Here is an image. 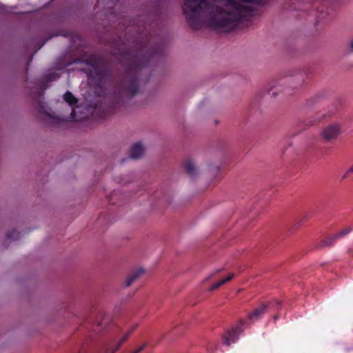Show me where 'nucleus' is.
Returning <instances> with one entry per match:
<instances>
[{"mask_svg": "<svg viewBox=\"0 0 353 353\" xmlns=\"http://www.w3.org/2000/svg\"><path fill=\"white\" fill-rule=\"evenodd\" d=\"M184 14L194 29L206 25L229 31L254 13L250 3L261 0H184Z\"/></svg>", "mask_w": 353, "mask_h": 353, "instance_id": "f257e3e1", "label": "nucleus"}, {"mask_svg": "<svg viewBox=\"0 0 353 353\" xmlns=\"http://www.w3.org/2000/svg\"><path fill=\"white\" fill-rule=\"evenodd\" d=\"M341 132V128L338 124H331L323 129L321 132V137L325 141L336 139Z\"/></svg>", "mask_w": 353, "mask_h": 353, "instance_id": "f03ea898", "label": "nucleus"}, {"mask_svg": "<svg viewBox=\"0 0 353 353\" xmlns=\"http://www.w3.org/2000/svg\"><path fill=\"white\" fill-rule=\"evenodd\" d=\"M41 109L43 115V119L49 125L57 124L65 121V119L55 116L50 110L49 111L45 110L43 106H41Z\"/></svg>", "mask_w": 353, "mask_h": 353, "instance_id": "7ed1b4c3", "label": "nucleus"}, {"mask_svg": "<svg viewBox=\"0 0 353 353\" xmlns=\"http://www.w3.org/2000/svg\"><path fill=\"white\" fill-rule=\"evenodd\" d=\"M183 168L187 174L190 176H196L199 172V168L194 160L187 159L183 163Z\"/></svg>", "mask_w": 353, "mask_h": 353, "instance_id": "20e7f679", "label": "nucleus"}, {"mask_svg": "<svg viewBox=\"0 0 353 353\" xmlns=\"http://www.w3.org/2000/svg\"><path fill=\"white\" fill-rule=\"evenodd\" d=\"M240 331L237 327H233L228 332V334L224 336L223 344L227 346H230L232 343H235L239 339Z\"/></svg>", "mask_w": 353, "mask_h": 353, "instance_id": "39448f33", "label": "nucleus"}, {"mask_svg": "<svg viewBox=\"0 0 353 353\" xmlns=\"http://www.w3.org/2000/svg\"><path fill=\"white\" fill-rule=\"evenodd\" d=\"M131 332L125 334L121 339L114 341L107 349V352L114 353L119 349L121 345L128 339Z\"/></svg>", "mask_w": 353, "mask_h": 353, "instance_id": "423d86ee", "label": "nucleus"}, {"mask_svg": "<svg viewBox=\"0 0 353 353\" xmlns=\"http://www.w3.org/2000/svg\"><path fill=\"white\" fill-rule=\"evenodd\" d=\"M144 270L139 268L133 271L125 279V286L128 287L131 285L135 281H137L140 276L144 274Z\"/></svg>", "mask_w": 353, "mask_h": 353, "instance_id": "0eeeda50", "label": "nucleus"}, {"mask_svg": "<svg viewBox=\"0 0 353 353\" xmlns=\"http://www.w3.org/2000/svg\"><path fill=\"white\" fill-rule=\"evenodd\" d=\"M144 153V148L139 143L134 144L131 150L130 157L132 159H139L141 158Z\"/></svg>", "mask_w": 353, "mask_h": 353, "instance_id": "6e6552de", "label": "nucleus"}, {"mask_svg": "<svg viewBox=\"0 0 353 353\" xmlns=\"http://www.w3.org/2000/svg\"><path fill=\"white\" fill-rule=\"evenodd\" d=\"M266 309L267 305L265 304L261 305L248 315L249 319L253 321L259 319L260 316L265 312Z\"/></svg>", "mask_w": 353, "mask_h": 353, "instance_id": "1a4fd4ad", "label": "nucleus"}, {"mask_svg": "<svg viewBox=\"0 0 353 353\" xmlns=\"http://www.w3.org/2000/svg\"><path fill=\"white\" fill-rule=\"evenodd\" d=\"M336 240V238L334 235L327 237V239L321 241L319 243L318 246L321 248L332 246Z\"/></svg>", "mask_w": 353, "mask_h": 353, "instance_id": "9d476101", "label": "nucleus"}, {"mask_svg": "<svg viewBox=\"0 0 353 353\" xmlns=\"http://www.w3.org/2000/svg\"><path fill=\"white\" fill-rule=\"evenodd\" d=\"M65 101L70 105H74L77 103V99L70 92H65L64 94Z\"/></svg>", "mask_w": 353, "mask_h": 353, "instance_id": "9b49d317", "label": "nucleus"}, {"mask_svg": "<svg viewBox=\"0 0 353 353\" xmlns=\"http://www.w3.org/2000/svg\"><path fill=\"white\" fill-rule=\"evenodd\" d=\"M346 50L348 54H353V36L349 40Z\"/></svg>", "mask_w": 353, "mask_h": 353, "instance_id": "f8f14e48", "label": "nucleus"}, {"mask_svg": "<svg viewBox=\"0 0 353 353\" xmlns=\"http://www.w3.org/2000/svg\"><path fill=\"white\" fill-rule=\"evenodd\" d=\"M225 284V283L223 282V280H221L216 283H215L214 285H212L210 288H209V290L210 291H213V290H215L216 289H218L219 287H221L222 285Z\"/></svg>", "mask_w": 353, "mask_h": 353, "instance_id": "ddd939ff", "label": "nucleus"}, {"mask_svg": "<svg viewBox=\"0 0 353 353\" xmlns=\"http://www.w3.org/2000/svg\"><path fill=\"white\" fill-rule=\"evenodd\" d=\"M350 230H351L350 228H345V229L341 230V232H339V233L336 234L334 236H336V238L337 239L338 238L343 236L344 235L348 234L350 232Z\"/></svg>", "mask_w": 353, "mask_h": 353, "instance_id": "4468645a", "label": "nucleus"}, {"mask_svg": "<svg viewBox=\"0 0 353 353\" xmlns=\"http://www.w3.org/2000/svg\"><path fill=\"white\" fill-rule=\"evenodd\" d=\"M234 276V274L233 273H231L229 274L228 276H227L226 278L223 279V282L225 283L228 281H230V280H232Z\"/></svg>", "mask_w": 353, "mask_h": 353, "instance_id": "2eb2a0df", "label": "nucleus"}, {"mask_svg": "<svg viewBox=\"0 0 353 353\" xmlns=\"http://www.w3.org/2000/svg\"><path fill=\"white\" fill-rule=\"evenodd\" d=\"M145 347V345H143L142 346H141V347H138L137 349H136L132 353H139V352H141V351H143L144 350Z\"/></svg>", "mask_w": 353, "mask_h": 353, "instance_id": "dca6fc26", "label": "nucleus"}, {"mask_svg": "<svg viewBox=\"0 0 353 353\" xmlns=\"http://www.w3.org/2000/svg\"><path fill=\"white\" fill-rule=\"evenodd\" d=\"M352 172H353V165L347 170V172L345 173V174H344V176H343V179L346 178V177H347V176L349 174L352 173Z\"/></svg>", "mask_w": 353, "mask_h": 353, "instance_id": "f3484780", "label": "nucleus"}, {"mask_svg": "<svg viewBox=\"0 0 353 353\" xmlns=\"http://www.w3.org/2000/svg\"><path fill=\"white\" fill-rule=\"evenodd\" d=\"M214 276V274H210V275L207 277V279H211V278H212Z\"/></svg>", "mask_w": 353, "mask_h": 353, "instance_id": "a211bd4d", "label": "nucleus"}, {"mask_svg": "<svg viewBox=\"0 0 353 353\" xmlns=\"http://www.w3.org/2000/svg\"><path fill=\"white\" fill-rule=\"evenodd\" d=\"M222 270H216L215 272H214V274H219Z\"/></svg>", "mask_w": 353, "mask_h": 353, "instance_id": "6ab92c4d", "label": "nucleus"}, {"mask_svg": "<svg viewBox=\"0 0 353 353\" xmlns=\"http://www.w3.org/2000/svg\"><path fill=\"white\" fill-rule=\"evenodd\" d=\"M273 319L276 321L278 319V316L277 315L274 316Z\"/></svg>", "mask_w": 353, "mask_h": 353, "instance_id": "aec40b11", "label": "nucleus"}]
</instances>
